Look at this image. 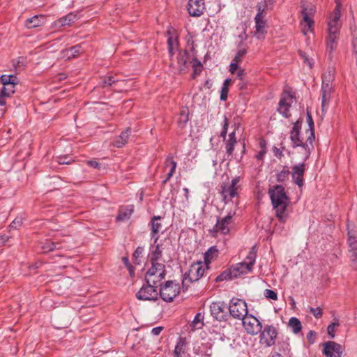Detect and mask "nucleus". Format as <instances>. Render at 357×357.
<instances>
[{
    "instance_id": "obj_38",
    "label": "nucleus",
    "mask_w": 357,
    "mask_h": 357,
    "mask_svg": "<svg viewBox=\"0 0 357 357\" xmlns=\"http://www.w3.org/2000/svg\"><path fill=\"white\" fill-rule=\"evenodd\" d=\"M77 20V15L73 13H69L66 16L61 17L59 21L62 26L70 25Z\"/></svg>"
},
{
    "instance_id": "obj_55",
    "label": "nucleus",
    "mask_w": 357,
    "mask_h": 357,
    "mask_svg": "<svg viewBox=\"0 0 357 357\" xmlns=\"http://www.w3.org/2000/svg\"><path fill=\"white\" fill-rule=\"evenodd\" d=\"M351 47L352 54L354 55L357 62V37H353L351 41Z\"/></svg>"
},
{
    "instance_id": "obj_12",
    "label": "nucleus",
    "mask_w": 357,
    "mask_h": 357,
    "mask_svg": "<svg viewBox=\"0 0 357 357\" xmlns=\"http://www.w3.org/2000/svg\"><path fill=\"white\" fill-rule=\"evenodd\" d=\"M259 333L261 344H264L266 347H271L275 344L278 332L273 325H266Z\"/></svg>"
},
{
    "instance_id": "obj_63",
    "label": "nucleus",
    "mask_w": 357,
    "mask_h": 357,
    "mask_svg": "<svg viewBox=\"0 0 357 357\" xmlns=\"http://www.w3.org/2000/svg\"><path fill=\"white\" fill-rule=\"evenodd\" d=\"M239 181L240 177L236 176L231 180V183L229 185L238 190V187L237 186V184L238 183Z\"/></svg>"
},
{
    "instance_id": "obj_7",
    "label": "nucleus",
    "mask_w": 357,
    "mask_h": 357,
    "mask_svg": "<svg viewBox=\"0 0 357 357\" xmlns=\"http://www.w3.org/2000/svg\"><path fill=\"white\" fill-rule=\"evenodd\" d=\"M230 315L236 319H244L248 315V306L246 302L241 298H232L228 306Z\"/></svg>"
},
{
    "instance_id": "obj_50",
    "label": "nucleus",
    "mask_w": 357,
    "mask_h": 357,
    "mask_svg": "<svg viewBox=\"0 0 357 357\" xmlns=\"http://www.w3.org/2000/svg\"><path fill=\"white\" fill-rule=\"evenodd\" d=\"M167 34L169 36L167 38L168 47H174V45L177 46L178 45V38H176L174 40L173 37L171 36L170 29L167 31Z\"/></svg>"
},
{
    "instance_id": "obj_37",
    "label": "nucleus",
    "mask_w": 357,
    "mask_h": 357,
    "mask_svg": "<svg viewBox=\"0 0 357 357\" xmlns=\"http://www.w3.org/2000/svg\"><path fill=\"white\" fill-rule=\"evenodd\" d=\"M162 219L161 216H153L151 218L150 225L151 226V231H153L154 233H159L162 229V224L158 221Z\"/></svg>"
},
{
    "instance_id": "obj_24",
    "label": "nucleus",
    "mask_w": 357,
    "mask_h": 357,
    "mask_svg": "<svg viewBox=\"0 0 357 357\" xmlns=\"http://www.w3.org/2000/svg\"><path fill=\"white\" fill-rule=\"evenodd\" d=\"M307 122L309 126V128L305 130V134L307 135V142H309L311 146L313 147V142L315 139L314 124L312 116L308 109L307 110Z\"/></svg>"
},
{
    "instance_id": "obj_40",
    "label": "nucleus",
    "mask_w": 357,
    "mask_h": 357,
    "mask_svg": "<svg viewBox=\"0 0 357 357\" xmlns=\"http://www.w3.org/2000/svg\"><path fill=\"white\" fill-rule=\"evenodd\" d=\"M232 273L229 268L226 269L223 272H222L219 275H218L215 280L216 282H222L227 280H232L231 277Z\"/></svg>"
},
{
    "instance_id": "obj_52",
    "label": "nucleus",
    "mask_w": 357,
    "mask_h": 357,
    "mask_svg": "<svg viewBox=\"0 0 357 357\" xmlns=\"http://www.w3.org/2000/svg\"><path fill=\"white\" fill-rule=\"evenodd\" d=\"M310 312L311 314H312L315 318L320 319L323 315V310L321 307H310Z\"/></svg>"
},
{
    "instance_id": "obj_23",
    "label": "nucleus",
    "mask_w": 357,
    "mask_h": 357,
    "mask_svg": "<svg viewBox=\"0 0 357 357\" xmlns=\"http://www.w3.org/2000/svg\"><path fill=\"white\" fill-rule=\"evenodd\" d=\"M340 34L328 33L326 38V50L328 52V56L331 59L333 56V52L337 48L338 44Z\"/></svg>"
},
{
    "instance_id": "obj_21",
    "label": "nucleus",
    "mask_w": 357,
    "mask_h": 357,
    "mask_svg": "<svg viewBox=\"0 0 357 357\" xmlns=\"http://www.w3.org/2000/svg\"><path fill=\"white\" fill-rule=\"evenodd\" d=\"M220 194L222 197V201L227 204L238 195L237 190L229 184L222 183L220 186Z\"/></svg>"
},
{
    "instance_id": "obj_16",
    "label": "nucleus",
    "mask_w": 357,
    "mask_h": 357,
    "mask_svg": "<svg viewBox=\"0 0 357 357\" xmlns=\"http://www.w3.org/2000/svg\"><path fill=\"white\" fill-rule=\"evenodd\" d=\"M342 352V345L335 342L327 341L323 344L322 353L325 357H341Z\"/></svg>"
},
{
    "instance_id": "obj_46",
    "label": "nucleus",
    "mask_w": 357,
    "mask_h": 357,
    "mask_svg": "<svg viewBox=\"0 0 357 357\" xmlns=\"http://www.w3.org/2000/svg\"><path fill=\"white\" fill-rule=\"evenodd\" d=\"M290 172L288 169H287L285 167L277 174L276 175V179L277 181L279 183H282L288 178V176L289 175Z\"/></svg>"
},
{
    "instance_id": "obj_18",
    "label": "nucleus",
    "mask_w": 357,
    "mask_h": 357,
    "mask_svg": "<svg viewBox=\"0 0 357 357\" xmlns=\"http://www.w3.org/2000/svg\"><path fill=\"white\" fill-rule=\"evenodd\" d=\"M315 6L311 3L303 4L301 15L303 21L307 26V31L310 30L314 24L313 17L315 13Z\"/></svg>"
},
{
    "instance_id": "obj_51",
    "label": "nucleus",
    "mask_w": 357,
    "mask_h": 357,
    "mask_svg": "<svg viewBox=\"0 0 357 357\" xmlns=\"http://www.w3.org/2000/svg\"><path fill=\"white\" fill-rule=\"evenodd\" d=\"M264 296L266 298H268V299H271V300H273V301H277L278 300V294L277 293L272 290V289H266L264 291Z\"/></svg>"
},
{
    "instance_id": "obj_57",
    "label": "nucleus",
    "mask_w": 357,
    "mask_h": 357,
    "mask_svg": "<svg viewBox=\"0 0 357 357\" xmlns=\"http://www.w3.org/2000/svg\"><path fill=\"white\" fill-rule=\"evenodd\" d=\"M300 56L303 59L304 63L307 64L310 68H312V63L310 59L307 56L306 54L302 51H299Z\"/></svg>"
},
{
    "instance_id": "obj_61",
    "label": "nucleus",
    "mask_w": 357,
    "mask_h": 357,
    "mask_svg": "<svg viewBox=\"0 0 357 357\" xmlns=\"http://www.w3.org/2000/svg\"><path fill=\"white\" fill-rule=\"evenodd\" d=\"M21 225H22V220L16 218L15 220H13L11 222V224L10 225V227L13 228V229H17Z\"/></svg>"
},
{
    "instance_id": "obj_32",
    "label": "nucleus",
    "mask_w": 357,
    "mask_h": 357,
    "mask_svg": "<svg viewBox=\"0 0 357 357\" xmlns=\"http://www.w3.org/2000/svg\"><path fill=\"white\" fill-rule=\"evenodd\" d=\"M58 245H59V243H54L50 240H46L45 242L39 243V248L43 253H47L56 249H59V247H57Z\"/></svg>"
},
{
    "instance_id": "obj_31",
    "label": "nucleus",
    "mask_w": 357,
    "mask_h": 357,
    "mask_svg": "<svg viewBox=\"0 0 357 357\" xmlns=\"http://www.w3.org/2000/svg\"><path fill=\"white\" fill-rule=\"evenodd\" d=\"M258 22V24H255L256 30L255 31V36L257 39L261 40L265 38V35L267 33L266 29V21L259 20Z\"/></svg>"
},
{
    "instance_id": "obj_10",
    "label": "nucleus",
    "mask_w": 357,
    "mask_h": 357,
    "mask_svg": "<svg viewBox=\"0 0 357 357\" xmlns=\"http://www.w3.org/2000/svg\"><path fill=\"white\" fill-rule=\"evenodd\" d=\"M336 6L331 13L328 22V33L340 34L342 27V22L340 21L341 17V4L335 0Z\"/></svg>"
},
{
    "instance_id": "obj_25",
    "label": "nucleus",
    "mask_w": 357,
    "mask_h": 357,
    "mask_svg": "<svg viewBox=\"0 0 357 357\" xmlns=\"http://www.w3.org/2000/svg\"><path fill=\"white\" fill-rule=\"evenodd\" d=\"M131 134V128H127L124 131H123L121 135L116 137L114 142L113 145L116 148H122L124 146L127 142L128 139Z\"/></svg>"
},
{
    "instance_id": "obj_5",
    "label": "nucleus",
    "mask_w": 357,
    "mask_h": 357,
    "mask_svg": "<svg viewBox=\"0 0 357 357\" xmlns=\"http://www.w3.org/2000/svg\"><path fill=\"white\" fill-rule=\"evenodd\" d=\"M204 264L202 261H197L191 264L188 272L183 275L182 280V288L183 291H186L188 287V283H192L198 281L204 276L205 268Z\"/></svg>"
},
{
    "instance_id": "obj_59",
    "label": "nucleus",
    "mask_w": 357,
    "mask_h": 357,
    "mask_svg": "<svg viewBox=\"0 0 357 357\" xmlns=\"http://www.w3.org/2000/svg\"><path fill=\"white\" fill-rule=\"evenodd\" d=\"M202 319H203V315L201 313H197L195 315V319L192 321L194 326H196L197 324L202 323Z\"/></svg>"
},
{
    "instance_id": "obj_27",
    "label": "nucleus",
    "mask_w": 357,
    "mask_h": 357,
    "mask_svg": "<svg viewBox=\"0 0 357 357\" xmlns=\"http://www.w3.org/2000/svg\"><path fill=\"white\" fill-rule=\"evenodd\" d=\"M190 59L189 52L187 50L180 51L177 56L178 68L180 73L185 70L187 63Z\"/></svg>"
},
{
    "instance_id": "obj_19",
    "label": "nucleus",
    "mask_w": 357,
    "mask_h": 357,
    "mask_svg": "<svg viewBox=\"0 0 357 357\" xmlns=\"http://www.w3.org/2000/svg\"><path fill=\"white\" fill-rule=\"evenodd\" d=\"M204 0H188L187 10L192 17H199L205 10Z\"/></svg>"
},
{
    "instance_id": "obj_47",
    "label": "nucleus",
    "mask_w": 357,
    "mask_h": 357,
    "mask_svg": "<svg viewBox=\"0 0 357 357\" xmlns=\"http://www.w3.org/2000/svg\"><path fill=\"white\" fill-rule=\"evenodd\" d=\"M133 210L132 209H126L125 211H120L119 215L116 217V219L118 220H125L130 218L131 214L132 213Z\"/></svg>"
},
{
    "instance_id": "obj_64",
    "label": "nucleus",
    "mask_w": 357,
    "mask_h": 357,
    "mask_svg": "<svg viewBox=\"0 0 357 357\" xmlns=\"http://www.w3.org/2000/svg\"><path fill=\"white\" fill-rule=\"evenodd\" d=\"M162 330L163 327L162 326L155 327L151 330V334L153 335H158L162 332Z\"/></svg>"
},
{
    "instance_id": "obj_30",
    "label": "nucleus",
    "mask_w": 357,
    "mask_h": 357,
    "mask_svg": "<svg viewBox=\"0 0 357 357\" xmlns=\"http://www.w3.org/2000/svg\"><path fill=\"white\" fill-rule=\"evenodd\" d=\"M236 143V132L233 131L229 135V139L226 141L225 144L226 153L229 156L233 155Z\"/></svg>"
},
{
    "instance_id": "obj_11",
    "label": "nucleus",
    "mask_w": 357,
    "mask_h": 357,
    "mask_svg": "<svg viewBox=\"0 0 357 357\" xmlns=\"http://www.w3.org/2000/svg\"><path fill=\"white\" fill-rule=\"evenodd\" d=\"M235 215V212H229L225 217L222 218H218L217 222L210 233L213 236H215L218 232H221L222 234H227L229 232V226L232 223V218Z\"/></svg>"
},
{
    "instance_id": "obj_39",
    "label": "nucleus",
    "mask_w": 357,
    "mask_h": 357,
    "mask_svg": "<svg viewBox=\"0 0 357 357\" xmlns=\"http://www.w3.org/2000/svg\"><path fill=\"white\" fill-rule=\"evenodd\" d=\"M17 76L14 75H2L0 78L1 82L3 86L13 84L14 82H17Z\"/></svg>"
},
{
    "instance_id": "obj_22",
    "label": "nucleus",
    "mask_w": 357,
    "mask_h": 357,
    "mask_svg": "<svg viewBox=\"0 0 357 357\" xmlns=\"http://www.w3.org/2000/svg\"><path fill=\"white\" fill-rule=\"evenodd\" d=\"M160 273L158 271H155V273H153V274L149 275V270L146 273V282L148 284L153 285V287L156 288L158 286H161L160 282L163 280L166 275V270L164 268V272L162 274H160Z\"/></svg>"
},
{
    "instance_id": "obj_34",
    "label": "nucleus",
    "mask_w": 357,
    "mask_h": 357,
    "mask_svg": "<svg viewBox=\"0 0 357 357\" xmlns=\"http://www.w3.org/2000/svg\"><path fill=\"white\" fill-rule=\"evenodd\" d=\"M189 121V109L188 107L182 108L177 120V124L179 128H183Z\"/></svg>"
},
{
    "instance_id": "obj_60",
    "label": "nucleus",
    "mask_w": 357,
    "mask_h": 357,
    "mask_svg": "<svg viewBox=\"0 0 357 357\" xmlns=\"http://www.w3.org/2000/svg\"><path fill=\"white\" fill-rule=\"evenodd\" d=\"M245 75V70L244 69H242V68H239L237 71H236V77L239 79V80H242L244 79V77Z\"/></svg>"
},
{
    "instance_id": "obj_33",
    "label": "nucleus",
    "mask_w": 357,
    "mask_h": 357,
    "mask_svg": "<svg viewBox=\"0 0 357 357\" xmlns=\"http://www.w3.org/2000/svg\"><path fill=\"white\" fill-rule=\"evenodd\" d=\"M44 20L43 15H35L32 17L28 18L25 22V26L28 29H33L40 26Z\"/></svg>"
},
{
    "instance_id": "obj_42",
    "label": "nucleus",
    "mask_w": 357,
    "mask_h": 357,
    "mask_svg": "<svg viewBox=\"0 0 357 357\" xmlns=\"http://www.w3.org/2000/svg\"><path fill=\"white\" fill-rule=\"evenodd\" d=\"M144 252V248L141 246H138L136 250L134 251L132 254L133 261L135 264H140L141 260L140 257L142 256Z\"/></svg>"
},
{
    "instance_id": "obj_45",
    "label": "nucleus",
    "mask_w": 357,
    "mask_h": 357,
    "mask_svg": "<svg viewBox=\"0 0 357 357\" xmlns=\"http://www.w3.org/2000/svg\"><path fill=\"white\" fill-rule=\"evenodd\" d=\"M116 82H117V80L115 79L114 77L108 76V77H105L102 79L101 82H100V86L101 87H106V86H112L113 84L116 83Z\"/></svg>"
},
{
    "instance_id": "obj_8",
    "label": "nucleus",
    "mask_w": 357,
    "mask_h": 357,
    "mask_svg": "<svg viewBox=\"0 0 357 357\" xmlns=\"http://www.w3.org/2000/svg\"><path fill=\"white\" fill-rule=\"evenodd\" d=\"M294 98V93L290 89H284L280 95L277 111L284 118H289L291 116L289 109Z\"/></svg>"
},
{
    "instance_id": "obj_3",
    "label": "nucleus",
    "mask_w": 357,
    "mask_h": 357,
    "mask_svg": "<svg viewBox=\"0 0 357 357\" xmlns=\"http://www.w3.org/2000/svg\"><path fill=\"white\" fill-rule=\"evenodd\" d=\"M303 119H298L293 125L290 131V140L291 146L294 149L301 147L305 151V160L307 159L311 153V145L307 139L305 141L304 138L301 135V130L302 127Z\"/></svg>"
},
{
    "instance_id": "obj_2",
    "label": "nucleus",
    "mask_w": 357,
    "mask_h": 357,
    "mask_svg": "<svg viewBox=\"0 0 357 357\" xmlns=\"http://www.w3.org/2000/svg\"><path fill=\"white\" fill-rule=\"evenodd\" d=\"M165 250V245L162 241L159 243L150 245L147 257L148 261L151 264V268H149V275L155 271L160 272V275L163 273L165 260L163 259L162 252Z\"/></svg>"
},
{
    "instance_id": "obj_14",
    "label": "nucleus",
    "mask_w": 357,
    "mask_h": 357,
    "mask_svg": "<svg viewBox=\"0 0 357 357\" xmlns=\"http://www.w3.org/2000/svg\"><path fill=\"white\" fill-rule=\"evenodd\" d=\"M227 309H228L227 304L222 301L213 302L210 305V311L211 316L219 321L227 320Z\"/></svg>"
},
{
    "instance_id": "obj_9",
    "label": "nucleus",
    "mask_w": 357,
    "mask_h": 357,
    "mask_svg": "<svg viewBox=\"0 0 357 357\" xmlns=\"http://www.w3.org/2000/svg\"><path fill=\"white\" fill-rule=\"evenodd\" d=\"M180 285L172 280L167 281L160 289V296L166 302H172L180 293Z\"/></svg>"
},
{
    "instance_id": "obj_6",
    "label": "nucleus",
    "mask_w": 357,
    "mask_h": 357,
    "mask_svg": "<svg viewBox=\"0 0 357 357\" xmlns=\"http://www.w3.org/2000/svg\"><path fill=\"white\" fill-rule=\"evenodd\" d=\"M333 74L330 70L326 72L322 75L321 109L323 112L327 109L331 101L332 82L333 80Z\"/></svg>"
},
{
    "instance_id": "obj_1",
    "label": "nucleus",
    "mask_w": 357,
    "mask_h": 357,
    "mask_svg": "<svg viewBox=\"0 0 357 357\" xmlns=\"http://www.w3.org/2000/svg\"><path fill=\"white\" fill-rule=\"evenodd\" d=\"M268 195L279 222L285 223L288 218L287 208L290 204V199L284 188L281 185H273L269 188Z\"/></svg>"
},
{
    "instance_id": "obj_28",
    "label": "nucleus",
    "mask_w": 357,
    "mask_h": 357,
    "mask_svg": "<svg viewBox=\"0 0 357 357\" xmlns=\"http://www.w3.org/2000/svg\"><path fill=\"white\" fill-rule=\"evenodd\" d=\"M177 163L174 160L173 156L169 155L165 160V168L170 167L169 172L167 174L166 178L162 181L163 184H165L173 176L176 168Z\"/></svg>"
},
{
    "instance_id": "obj_48",
    "label": "nucleus",
    "mask_w": 357,
    "mask_h": 357,
    "mask_svg": "<svg viewBox=\"0 0 357 357\" xmlns=\"http://www.w3.org/2000/svg\"><path fill=\"white\" fill-rule=\"evenodd\" d=\"M57 162L59 165H69L73 162V160L68 155H60L58 157Z\"/></svg>"
},
{
    "instance_id": "obj_56",
    "label": "nucleus",
    "mask_w": 357,
    "mask_h": 357,
    "mask_svg": "<svg viewBox=\"0 0 357 357\" xmlns=\"http://www.w3.org/2000/svg\"><path fill=\"white\" fill-rule=\"evenodd\" d=\"M229 87L222 86L221 89L220 100L224 101L226 100L227 99Z\"/></svg>"
},
{
    "instance_id": "obj_58",
    "label": "nucleus",
    "mask_w": 357,
    "mask_h": 357,
    "mask_svg": "<svg viewBox=\"0 0 357 357\" xmlns=\"http://www.w3.org/2000/svg\"><path fill=\"white\" fill-rule=\"evenodd\" d=\"M238 63L239 62L234 61V60L232 61L229 66V71L231 72V73L234 74L236 71H237L239 69L238 66Z\"/></svg>"
},
{
    "instance_id": "obj_43",
    "label": "nucleus",
    "mask_w": 357,
    "mask_h": 357,
    "mask_svg": "<svg viewBox=\"0 0 357 357\" xmlns=\"http://www.w3.org/2000/svg\"><path fill=\"white\" fill-rule=\"evenodd\" d=\"M333 322L328 325L327 332L331 338L335 337V327L340 326L339 320L336 318L333 319Z\"/></svg>"
},
{
    "instance_id": "obj_17",
    "label": "nucleus",
    "mask_w": 357,
    "mask_h": 357,
    "mask_svg": "<svg viewBox=\"0 0 357 357\" xmlns=\"http://www.w3.org/2000/svg\"><path fill=\"white\" fill-rule=\"evenodd\" d=\"M158 296L156 288L148 284L143 285L136 294L137 298L141 301H156Z\"/></svg>"
},
{
    "instance_id": "obj_4",
    "label": "nucleus",
    "mask_w": 357,
    "mask_h": 357,
    "mask_svg": "<svg viewBox=\"0 0 357 357\" xmlns=\"http://www.w3.org/2000/svg\"><path fill=\"white\" fill-rule=\"evenodd\" d=\"M257 245H253L249 251L244 261L236 264L235 266L229 268V270L232 273L231 277L233 279L238 278L241 275L246 274L252 271L257 258Z\"/></svg>"
},
{
    "instance_id": "obj_41",
    "label": "nucleus",
    "mask_w": 357,
    "mask_h": 357,
    "mask_svg": "<svg viewBox=\"0 0 357 357\" xmlns=\"http://www.w3.org/2000/svg\"><path fill=\"white\" fill-rule=\"evenodd\" d=\"M18 84V79L17 82H14L13 84H6L3 86L1 91H2V93L6 94L7 96H10L11 94L15 93V86Z\"/></svg>"
},
{
    "instance_id": "obj_53",
    "label": "nucleus",
    "mask_w": 357,
    "mask_h": 357,
    "mask_svg": "<svg viewBox=\"0 0 357 357\" xmlns=\"http://www.w3.org/2000/svg\"><path fill=\"white\" fill-rule=\"evenodd\" d=\"M317 337V333L314 331H310L309 333L306 335V338L309 344H313L315 342V339Z\"/></svg>"
},
{
    "instance_id": "obj_54",
    "label": "nucleus",
    "mask_w": 357,
    "mask_h": 357,
    "mask_svg": "<svg viewBox=\"0 0 357 357\" xmlns=\"http://www.w3.org/2000/svg\"><path fill=\"white\" fill-rule=\"evenodd\" d=\"M267 1H262L258 3L257 6V13L264 14V10L267 8Z\"/></svg>"
},
{
    "instance_id": "obj_29",
    "label": "nucleus",
    "mask_w": 357,
    "mask_h": 357,
    "mask_svg": "<svg viewBox=\"0 0 357 357\" xmlns=\"http://www.w3.org/2000/svg\"><path fill=\"white\" fill-rule=\"evenodd\" d=\"M219 251L216 246L211 247L205 253H204V264L208 269V265L211 263L212 261L215 260L218 257Z\"/></svg>"
},
{
    "instance_id": "obj_62",
    "label": "nucleus",
    "mask_w": 357,
    "mask_h": 357,
    "mask_svg": "<svg viewBox=\"0 0 357 357\" xmlns=\"http://www.w3.org/2000/svg\"><path fill=\"white\" fill-rule=\"evenodd\" d=\"M151 238L152 240H153V243L152 244H157L159 243V235L158 233H154L153 231H151Z\"/></svg>"
},
{
    "instance_id": "obj_13",
    "label": "nucleus",
    "mask_w": 357,
    "mask_h": 357,
    "mask_svg": "<svg viewBox=\"0 0 357 357\" xmlns=\"http://www.w3.org/2000/svg\"><path fill=\"white\" fill-rule=\"evenodd\" d=\"M348 244L351 266L357 270V232L356 231H348Z\"/></svg>"
},
{
    "instance_id": "obj_36",
    "label": "nucleus",
    "mask_w": 357,
    "mask_h": 357,
    "mask_svg": "<svg viewBox=\"0 0 357 357\" xmlns=\"http://www.w3.org/2000/svg\"><path fill=\"white\" fill-rule=\"evenodd\" d=\"M289 327L291 329L292 332L298 334L302 329V324L301 321L296 317H291L289 320Z\"/></svg>"
},
{
    "instance_id": "obj_20",
    "label": "nucleus",
    "mask_w": 357,
    "mask_h": 357,
    "mask_svg": "<svg viewBox=\"0 0 357 357\" xmlns=\"http://www.w3.org/2000/svg\"><path fill=\"white\" fill-rule=\"evenodd\" d=\"M306 165L304 162L295 165L292 167L291 176L294 182L299 187L301 188L304 184V174L305 172Z\"/></svg>"
},
{
    "instance_id": "obj_26",
    "label": "nucleus",
    "mask_w": 357,
    "mask_h": 357,
    "mask_svg": "<svg viewBox=\"0 0 357 357\" xmlns=\"http://www.w3.org/2000/svg\"><path fill=\"white\" fill-rule=\"evenodd\" d=\"M174 354L176 357H188L185 339L179 337L176 342Z\"/></svg>"
},
{
    "instance_id": "obj_44",
    "label": "nucleus",
    "mask_w": 357,
    "mask_h": 357,
    "mask_svg": "<svg viewBox=\"0 0 357 357\" xmlns=\"http://www.w3.org/2000/svg\"><path fill=\"white\" fill-rule=\"evenodd\" d=\"M68 52H70V55L72 57H76L79 56L81 53L84 52L82 48V44H78L71 47Z\"/></svg>"
},
{
    "instance_id": "obj_35",
    "label": "nucleus",
    "mask_w": 357,
    "mask_h": 357,
    "mask_svg": "<svg viewBox=\"0 0 357 357\" xmlns=\"http://www.w3.org/2000/svg\"><path fill=\"white\" fill-rule=\"evenodd\" d=\"M192 65V68L193 69V73L192 74V78L195 79L198 75H200L203 70V65L201 61L197 58H193L192 61H190Z\"/></svg>"
},
{
    "instance_id": "obj_15",
    "label": "nucleus",
    "mask_w": 357,
    "mask_h": 357,
    "mask_svg": "<svg viewBox=\"0 0 357 357\" xmlns=\"http://www.w3.org/2000/svg\"><path fill=\"white\" fill-rule=\"evenodd\" d=\"M241 320L248 333L255 335L261 332L262 324L255 316L248 314L244 319Z\"/></svg>"
},
{
    "instance_id": "obj_49",
    "label": "nucleus",
    "mask_w": 357,
    "mask_h": 357,
    "mask_svg": "<svg viewBox=\"0 0 357 357\" xmlns=\"http://www.w3.org/2000/svg\"><path fill=\"white\" fill-rule=\"evenodd\" d=\"M246 53H247V50L245 48L238 50V51L237 52L236 54L235 55V56L233 59L234 61L239 62V63L241 62L243 58L245 56Z\"/></svg>"
}]
</instances>
